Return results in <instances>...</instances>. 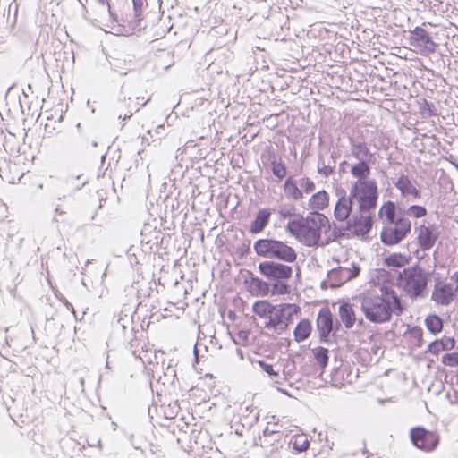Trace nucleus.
<instances>
[{
    "label": "nucleus",
    "instance_id": "41",
    "mask_svg": "<svg viewBox=\"0 0 458 458\" xmlns=\"http://www.w3.org/2000/svg\"><path fill=\"white\" fill-rule=\"evenodd\" d=\"M274 211L277 212L280 220L291 218L292 216H294L296 215V208L294 204L292 203L282 204L277 208V209H274Z\"/></svg>",
    "mask_w": 458,
    "mask_h": 458
},
{
    "label": "nucleus",
    "instance_id": "16",
    "mask_svg": "<svg viewBox=\"0 0 458 458\" xmlns=\"http://www.w3.org/2000/svg\"><path fill=\"white\" fill-rule=\"evenodd\" d=\"M243 282L247 290L253 296H267L270 293V283L264 281L252 272L247 270L243 276Z\"/></svg>",
    "mask_w": 458,
    "mask_h": 458
},
{
    "label": "nucleus",
    "instance_id": "55",
    "mask_svg": "<svg viewBox=\"0 0 458 458\" xmlns=\"http://www.w3.org/2000/svg\"><path fill=\"white\" fill-rule=\"evenodd\" d=\"M450 279L451 281L456 283L458 284V271L454 272L451 276H450Z\"/></svg>",
    "mask_w": 458,
    "mask_h": 458
},
{
    "label": "nucleus",
    "instance_id": "27",
    "mask_svg": "<svg viewBox=\"0 0 458 458\" xmlns=\"http://www.w3.org/2000/svg\"><path fill=\"white\" fill-rule=\"evenodd\" d=\"M339 317L346 328H352L357 320L353 308L349 302L340 304Z\"/></svg>",
    "mask_w": 458,
    "mask_h": 458
},
{
    "label": "nucleus",
    "instance_id": "18",
    "mask_svg": "<svg viewBox=\"0 0 458 458\" xmlns=\"http://www.w3.org/2000/svg\"><path fill=\"white\" fill-rule=\"evenodd\" d=\"M337 195H339V199L335 206L334 216L338 221L347 222L352 214L354 203L351 199V196L346 195L344 190L337 192Z\"/></svg>",
    "mask_w": 458,
    "mask_h": 458
},
{
    "label": "nucleus",
    "instance_id": "31",
    "mask_svg": "<svg viewBox=\"0 0 458 458\" xmlns=\"http://www.w3.org/2000/svg\"><path fill=\"white\" fill-rule=\"evenodd\" d=\"M311 323L308 319L301 320L294 328L293 335L296 342L305 341L311 333Z\"/></svg>",
    "mask_w": 458,
    "mask_h": 458
},
{
    "label": "nucleus",
    "instance_id": "6",
    "mask_svg": "<svg viewBox=\"0 0 458 458\" xmlns=\"http://www.w3.org/2000/svg\"><path fill=\"white\" fill-rule=\"evenodd\" d=\"M326 226L331 228L328 218L318 211H312L303 219V225L300 241L308 247L319 245L322 229Z\"/></svg>",
    "mask_w": 458,
    "mask_h": 458
},
{
    "label": "nucleus",
    "instance_id": "2",
    "mask_svg": "<svg viewBox=\"0 0 458 458\" xmlns=\"http://www.w3.org/2000/svg\"><path fill=\"white\" fill-rule=\"evenodd\" d=\"M382 295L363 298L361 310L367 319L373 323L389 321L392 314H401L403 310L401 298L392 288L383 287Z\"/></svg>",
    "mask_w": 458,
    "mask_h": 458
},
{
    "label": "nucleus",
    "instance_id": "51",
    "mask_svg": "<svg viewBox=\"0 0 458 458\" xmlns=\"http://www.w3.org/2000/svg\"><path fill=\"white\" fill-rule=\"evenodd\" d=\"M142 240L141 242H146V244L149 245V248L152 249L153 245H157L158 241L157 237H155V239L148 238L147 235L144 233V232L141 233Z\"/></svg>",
    "mask_w": 458,
    "mask_h": 458
},
{
    "label": "nucleus",
    "instance_id": "9",
    "mask_svg": "<svg viewBox=\"0 0 458 458\" xmlns=\"http://www.w3.org/2000/svg\"><path fill=\"white\" fill-rule=\"evenodd\" d=\"M259 273L268 281L289 280L293 275V267L276 260H266L259 264Z\"/></svg>",
    "mask_w": 458,
    "mask_h": 458
},
{
    "label": "nucleus",
    "instance_id": "44",
    "mask_svg": "<svg viewBox=\"0 0 458 458\" xmlns=\"http://www.w3.org/2000/svg\"><path fill=\"white\" fill-rule=\"evenodd\" d=\"M420 110L423 117H431L437 114L434 105L426 99L420 105Z\"/></svg>",
    "mask_w": 458,
    "mask_h": 458
},
{
    "label": "nucleus",
    "instance_id": "24",
    "mask_svg": "<svg viewBox=\"0 0 458 458\" xmlns=\"http://www.w3.org/2000/svg\"><path fill=\"white\" fill-rule=\"evenodd\" d=\"M221 348L222 345H193V367H196V364H198L201 359L207 360L209 357L216 356Z\"/></svg>",
    "mask_w": 458,
    "mask_h": 458
},
{
    "label": "nucleus",
    "instance_id": "28",
    "mask_svg": "<svg viewBox=\"0 0 458 458\" xmlns=\"http://www.w3.org/2000/svg\"><path fill=\"white\" fill-rule=\"evenodd\" d=\"M138 105L139 103H135L131 98H128V101L124 99L123 102H120L117 106L118 118L123 120L131 118L133 112L140 110Z\"/></svg>",
    "mask_w": 458,
    "mask_h": 458
},
{
    "label": "nucleus",
    "instance_id": "62",
    "mask_svg": "<svg viewBox=\"0 0 458 458\" xmlns=\"http://www.w3.org/2000/svg\"><path fill=\"white\" fill-rule=\"evenodd\" d=\"M429 344H445L443 340H440V339H435L431 342H429Z\"/></svg>",
    "mask_w": 458,
    "mask_h": 458
},
{
    "label": "nucleus",
    "instance_id": "38",
    "mask_svg": "<svg viewBox=\"0 0 458 458\" xmlns=\"http://www.w3.org/2000/svg\"><path fill=\"white\" fill-rule=\"evenodd\" d=\"M303 219H304V217L301 216L298 219L289 220L285 226L286 232L300 240L301 229H302V225H303Z\"/></svg>",
    "mask_w": 458,
    "mask_h": 458
},
{
    "label": "nucleus",
    "instance_id": "37",
    "mask_svg": "<svg viewBox=\"0 0 458 458\" xmlns=\"http://www.w3.org/2000/svg\"><path fill=\"white\" fill-rule=\"evenodd\" d=\"M287 281L288 280L270 281L269 293L272 296L288 294L290 293V285L287 284Z\"/></svg>",
    "mask_w": 458,
    "mask_h": 458
},
{
    "label": "nucleus",
    "instance_id": "7",
    "mask_svg": "<svg viewBox=\"0 0 458 458\" xmlns=\"http://www.w3.org/2000/svg\"><path fill=\"white\" fill-rule=\"evenodd\" d=\"M299 307L295 304L282 303L275 305L267 320L265 321L264 327L267 335L282 334L293 321V315L299 311Z\"/></svg>",
    "mask_w": 458,
    "mask_h": 458
},
{
    "label": "nucleus",
    "instance_id": "60",
    "mask_svg": "<svg viewBox=\"0 0 458 458\" xmlns=\"http://www.w3.org/2000/svg\"><path fill=\"white\" fill-rule=\"evenodd\" d=\"M382 345H371V351H373L374 354H377V350L381 348Z\"/></svg>",
    "mask_w": 458,
    "mask_h": 458
},
{
    "label": "nucleus",
    "instance_id": "20",
    "mask_svg": "<svg viewBox=\"0 0 458 458\" xmlns=\"http://www.w3.org/2000/svg\"><path fill=\"white\" fill-rule=\"evenodd\" d=\"M351 154L358 161H376L375 154L371 153L367 144L350 138Z\"/></svg>",
    "mask_w": 458,
    "mask_h": 458
},
{
    "label": "nucleus",
    "instance_id": "14",
    "mask_svg": "<svg viewBox=\"0 0 458 458\" xmlns=\"http://www.w3.org/2000/svg\"><path fill=\"white\" fill-rule=\"evenodd\" d=\"M457 292L458 285L454 286L451 283H442L437 278L436 279L431 300L437 304L447 306L454 300Z\"/></svg>",
    "mask_w": 458,
    "mask_h": 458
},
{
    "label": "nucleus",
    "instance_id": "50",
    "mask_svg": "<svg viewBox=\"0 0 458 458\" xmlns=\"http://www.w3.org/2000/svg\"><path fill=\"white\" fill-rule=\"evenodd\" d=\"M334 225V236L335 239L342 238L346 235V225L344 227H340L335 225V223H333Z\"/></svg>",
    "mask_w": 458,
    "mask_h": 458
},
{
    "label": "nucleus",
    "instance_id": "30",
    "mask_svg": "<svg viewBox=\"0 0 458 458\" xmlns=\"http://www.w3.org/2000/svg\"><path fill=\"white\" fill-rule=\"evenodd\" d=\"M329 203V195L326 191L314 193L309 200V208L311 209L323 210Z\"/></svg>",
    "mask_w": 458,
    "mask_h": 458
},
{
    "label": "nucleus",
    "instance_id": "17",
    "mask_svg": "<svg viewBox=\"0 0 458 458\" xmlns=\"http://www.w3.org/2000/svg\"><path fill=\"white\" fill-rule=\"evenodd\" d=\"M394 185L399 190L401 196L407 200H415L421 197V191L415 187L407 174H402Z\"/></svg>",
    "mask_w": 458,
    "mask_h": 458
},
{
    "label": "nucleus",
    "instance_id": "12",
    "mask_svg": "<svg viewBox=\"0 0 458 458\" xmlns=\"http://www.w3.org/2000/svg\"><path fill=\"white\" fill-rule=\"evenodd\" d=\"M340 327L341 324L334 319L333 314L327 307L319 310L317 318V328L321 341L328 342L331 333L335 336Z\"/></svg>",
    "mask_w": 458,
    "mask_h": 458
},
{
    "label": "nucleus",
    "instance_id": "8",
    "mask_svg": "<svg viewBox=\"0 0 458 458\" xmlns=\"http://www.w3.org/2000/svg\"><path fill=\"white\" fill-rule=\"evenodd\" d=\"M411 445L418 450L430 454L435 452L440 445V435L423 426L412 427L409 432Z\"/></svg>",
    "mask_w": 458,
    "mask_h": 458
},
{
    "label": "nucleus",
    "instance_id": "58",
    "mask_svg": "<svg viewBox=\"0 0 458 458\" xmlns=\"http://www.w3.org/2000/svg\"><path fill=\"white\" fill-rule=\"evenodd\" d=\"M236 353H237L238 357L240 358V360L244 359L243 352L240 348L236 349Z\"/></svg>",
    "mask_w": 458,
    "mask_h": 458
},
{
    "label": "nucleus",
    "instance_id": "36",
    "mask_svg": "<svg viewBox=\"0 0 458 458\" xmlns=\"http://www.w3.org/2000/svg\"><path fill=\"white\" fill-rule=\"evenodd\" d=\"M443 323V319L436 314H430L425 319L427 329L433 335H437L442 331Z\"/></svg>",
    "mask_w": 458,
    "mask_h": 458
},
{
    "label": "nucleus",
    "instance_id": "25",
    "mask_svg": "<svg viewBox=\"0 0 458 458\" xmlns=\"http://www.w3.org/2000/svg\"><path fill=\"white\" fill-rule=\"evenodd\" d=\"M347 370V368L344 369H334L331 374V385L334 387L342 388L344 386V382L346 381L348 384H352L353 379L358 377L359 369H357L356 375L352 376V371L347 372L346 377L344 376V372Z\"/></svg>",
    "mask_w": 458,
    "mask_h": 458
},
{
    "label": "nucleus",
    "instance_id": "57",
    "mask_svg": "<svg viewBox=\"0 0 458 458\" xmlns=\"http://www.w3.org/2000/svg\"><path fill=\"white\" fill-rule=\"evenodd\" d=\"M327 287H330L328 278L327 280H324V281L321 282V288L322 289H327Z\"/></svg>",
    "mask_w": 458,
    "mask_h": 458
},
{
    "label": "nucleus",
    "instance_id": "29",
    "mask_svg": "<svg viewBox=\"0 0 458 458\" xmlns=\"http://www.w3.org/2000/svg\"><path fill=\"white\" fill-rule=\"evenodd\" d=\"M283 188L286 197L289 199L297 201L303 198V192L299 189L298 182L293 176L286 178Z\"/></svg>",
    "mask_w": 458,
    "mask_h": 458
},
{
    "label": "nucleus",
    "instance_id": "45",
    "mask_svg": "<svg viewBox=\"0 0 458 458\" xmlns=\"http://www.w3.org/2000/svg\"><path fill=\"white\" fill-rule=\"evenodd\" d=\"M258 363H259V367L262 369V370L264 372H266L267 374H268V376L271 378L279 377V371L275 370L272 364L267 363L264 360H259Z\"/></svg>",
    "mask_w": 458,
    "mask_h": 458
},
{
    "label": "nucleus",
    "instance_id": "54",
    "mask_svg": "<svg viewBox=\"0 0 458 458\" xmlns=\"http://www.w3.org/2000/svg\"><path fill=\"white\" fill-rule=\"evenodd\" d=\"M455 345H440V349L441 350H451L454 347ZM439 347V345H428V350H437Z\"/></svg>",
    "mask_w": 458,
    "mask_h": 458
},
{
    "label": "nucleus",
    "instance_id": "22",
    "mask_svg": "<svg viewBox=\"0 0 458 458\" xmlns=\"http://www.w3.org/2000/svg\"><path fill=\"white\" fill-rule=\"evenodd\" d=\"M271 213V209L267 208L259 209L255 218L250 225L249 232L252 234L263 232L269 223Z\"/></svg>",
    "mask_w": 458,
    "mask_h": 458
},
{
    "label": "nucleus",
    "instance_id": "26",
    "mask_svg": "<svg viewBox=\"0 0 458 458\" xmlns=\"http://www.w3.org/2000/svg\"><path fill=\"white\" fill-rule=\"evenodd\" d=\"M269 165L273 175L276 178V182H281L287 174V168L281 157L275 154L268 157Z\"/></svg>",
    "mask_w": 458,
    "mask_h": 458
},
{
    "label": "nucleus",
    "instance_id": "33",
    "mask_svg": "<svg viewBox=\"0 0 458 458\" xmlns=\"http://www.w3.org/2000/svg\"><path fill=\"white\" fill-rule=\"evenodd\" d=\"M398 213L402 216H410L413 218H422L427 216L428 211L424 206L411 205L407 208H403L398 206Z\"/></svg>",
    "mask_w": 458,
    "mask_h": 458
},
{
    "label": "nucleus",
    "instance_id": "42",
    "mask_svg": "<svg viewBox=\"0 0 458 458\" xmlns=\"http://www.w3.org/2000/svg\"><path fill=\"white\" fill-rule=\"evenodd\" d=\"M133 12H134V19L135 23L137 25L140 24V21L142 20V13L144 6H148L147 0H132Z\"/></svg>",
    "mask_w": 458,
    "mask_h": 458
},
{
    "label": "nucleus",
    "instance_id": "3",
    "mask_svg": "<svg viewBox=\"0 0 458 458\" xmlns=\"http://www.w3.org/2000/svg\"><path fill=\"white\" fill-rule=\"evenodd\" d=\"M431 272L426 271L419 265L404 268L399 272L397 281L399 287L411 299H423L428 293V284Z\"/></svg>",
    "mask_w": 458,
    "mask_h": 458
},
{
    "label": "nucleus",
    "instance_id": "13",
    "mask_svg": "<svg viewBox=\"0 0 458 458\" xmlns=\"http://www.w3.org/2000/svg\"><path fill=\"white\" fill-rule=\"evenodd\" d=\"M375 213H358L347 220L346 229L354 236H366L372 229Z\"/></svg>",
    "mask_w": 458,
    "mask_h": 458
},
{
    "label": "nucleus",
    "instance_id": "64",
    "mask_svg": "<svg viewBox=\"0 0 458 458\" xmlns=\"http://www.w3.org/2000/svg\"><path fill=\"white\" fill-rule=\"evenodd\" d=\"M446 344H455V340L454 337H449L447 338V343Z\"/></svg>",
    "mask_w": 458,
    "mask_h": 458
},
{
    "label": "nucleus",
    "instance_id": "61",
    "mask_svg": "<svg viewBox=\"0 0 458 458\" xmlns=\"http://www.w3.org/2000/svg\"><path fill=\"white\" fill-rule=\"evenodd\" d=\"M449 162L455 167V169L458 172V161H456L455 159L452 158L451 160H449Z\"/></svg>",
    "mask_w": 458,
    "mask_h": 458
},
{
    "label": "nucleus",
    "instance_id": "11",
    "mask_svg": "<svg viewBox=\"0 0 458 458\" xmlns=\"http://www.w3.org/2000/svg\"><path fill=\"white\" fill-rule=\"evenodd\" d=\"M415 233H417V243L423 251L431 250L441 234L437 225L426 221L415 227Z\"/></svg>",
    "mask_w": 458,
    "mask_h": 458
},
{
    "label": "nucleus",
    "instance_id": "40",
    "mask_svg": "<svg viewBox=\"0 0 458 458\" xmlns=\"http://www.w3.org/2000/svg\"><path fill=\"white\" fill-rule=\"evenodd\" d=\"M312 352L318 365L321 369L326 368L328 363V350L323 346L318 345L317 348L312 350Z\"/></svg>",
    "mask_w": 458,
    "mask_h": 458
},
{
    "label": "nucleus",
    "instance_id": "59",
    "mask_svg": "<svg viewBox=\"0 0 458 458\" xmlns=\"http://www.w3.org/2000/svg\"><path fill=\"white\" fill-rule=\"evenodd\" d=\"M348 165H349V163L347 161L344 160L343 162L340 163V170L344 172L345 166H348Z\"/></svg>",
    "mask_w": 458,
    "mask_h": 458
},
{
    "label": "nucleus",
    "instance_id": "21",
    "mask_svg": "<svg viewBox=\"0 0 458 458\" xmlns=\"http://www.w3.org/2000/svg\"><path fill=\"white\" fill-rule=\"evenodd\" d=\"M155 345H141L140 349L131 351V354L141 360L143 364H158L159 356L157 351L153 349Z\"/></svg>",
    "mask_w": 458,
    "mask_h": 458
},
{
    "label": "nucleus",
    "instance_id": "43",
    "mask_svg": "<svg viewBox=\"0 0 458 458\" xmlns=\"http://www.w3.org/2000/svg\"><path fill=\"white\" fill-rule=\"evenodd\" d=\"M318 173L325 177H328L334 173V166L330 165H326L322 157L319 156L318 165H317Z\"/></svg>",
    "mask_w": 458,
    "mask_h": 458
},
{
    "label": "nucleus",
    "instance_id": "39",
    "mask_svg": "<svg viewBox=\"0 0 458 458\" xmlns=\"http://www.w3.org/2000/svg\"><path fill=\"white\" fill-rule=\"evenodd\" d=\"M290 445H292L293 449L295 452L301 453L308 449L310 442L306 436L296 435L292 437L290 440Z\"/></svg>",
    "mask_w": 458,
    "mask_h": 458
},
{
    "label": "nucleus",
    "instance_id": "23",
    "mask_svg": "<svg viewBox=\"0 0 458 458\" xmlns=\"http://www.w3.org/2000/svg\"><path fill=\"white\" fill-rule=\"evenodd\" d=\"M376 161H358V163L352 165L351 166V174L352 177L356 178V181L360 182H370L371 179L369 178L371 173L370 165L374 164Z\"/></svg>",
    "mask_w": 458,
    "mask_h": 458
},
{
    "label": "nucleus",
    "instance_id": "10",
    "mask_svg": "<svg viewBox=\"0 0 458 458\" xmlns=\"http://www.w3.org/2000/svg\"><path fill=\"white\" fill-rule=\"evenodd\" d=\"M409 43L422 55H428L434 53L437 48V44L433 41L431 35L419 26L410 31Z\"/></svg>",
    "mask_w": 458,
    "mask_h": 458
},
{
    "label": "nucleus",
    "instance_id": "52",
    "mask_svg": "<svg viewBox=\"0 0 458 458\" xmlns=\"http://www.w3.org/2000/svg\"><path fill=\"white\" fill-rule=\"evenodd\" d=\"M411 335L421 344L423 332L420 327H414L411 331Z\"/></svg>",
    "mask_w": 458,
    "mask_h": 458
},
{
    "label": "nucleus",
    "instance_id": "53",
    "mask_svg": "<svg viewBox=\"0 0 458 458\" xmlns=\"http://www.w3.org/2000/svg\"><path fill=\"white\" fill-rule=\"evenodd\" d=\"M55 295L59 299V301L63 302V304L67 308V310H71L73 314L75 313L73 306L72 305V303L68 301V300L64 296H63L62 294Z\"/></svg>",
    "mask_w": 458,
    "mask_h": 458
},
{
    "label": "nucleus",
    "instance_id": "56",
    "mask_svg": "<svg viewBox=\"0 0 458 458\" xmlns=\"http://www.w3.org/2000/svg\"><path fill=\"white\" fill-rule=\"evenodd\" d=\"M277 390H278L280 393H282V394H285V395H287V396H289V397H293V396L290 394V392H289L288 390L284 389V388H280V387H278V388H277Z\"/></svg>",
    "mask_w": 458,
    "mask_h": 458
},
{
    "label": "nucleus",
    "instance_id": "63",
    "mask_svg": "<svg viewBox=\"0 0 458 458\" xmlns=\"http://www.w3.org/2000/svg\"><path fill=\"white\" fill-rule=\"evenodd\" d=\"M108 359H109V351L106 352V369L110 368Z\"/></svg>",
    "mask_w": 458,
    "mask_h": 458
},
{
    "label": "nucleus",
    "instance_id": "15",
    "mask_svg": "<svg viewBox=\"0 0 458 458\" xmlns=\"http://www.w3.org/2000/svg\"><path fill=\"white\" fill-rule=\"evenodd\" d=\"M360 267L352 263V268L338 267L327 272V277L331 288H336L356 276L360 273Z\"/></svg>",
    "mask_w": 458,
    "mask_h": 458
},
{
    "label": "nucleus",
    "instance_id": "1",
    "mask_svg": "<svg viewBox=\"0 0 458 458\" xmlns=\"http://www.w3.org/2000/svg\"><path fill=\"white\" fill-rule=\"evenodd\" d=\"M378 219L383 224L380 239L384 245L394 246L402 242L411 232V222L399 215L398 205L387 200L378 210Z\"/></svg>",
    "mask_w": 458,
    "mask_h": 458
},
{
    "label": "nucleus",
    "instance_id": "19",
    "mask_svg": "<svg viewBox=\"0 0 458 458\" xmlns=\"http://www.w3.org/2000/svg\"><path fill=\"white\" fill-rule=\"evenodd\" d=\"M284 433L277 429H270L267 426L263 429V438L261 437H259V444L255 442V445H259L262 448H268V445H274V444L270 443L269 438H273L274 442H276V446L269 450V452L273 453L277 450L279 447L283 446L282 437Z\"/></svg>",
    "mask_w": 458,
    "mask_h": 458
},
{
    "label": "nucleus",
    "instance_id": "4",
    "mask_svg": "<svg viewBox=\"0 0 458 458\" xmlns=\"http://www.w3.org/2000/svg\"><path fill=\"white\" fill-rule=\"evenodd\" d=\"M255 253L259 257L293 263L297 259L296 250L286 242L273 238H261L253 244Z\"/></svg>",
    "mask_w": 458,
    "mask_h": 458
},
{
    "label": "nucleus",
    "instance_id": "46",
    "mask_svg": "<svg viewBox=\"0 0 458 458\" xmlns=\"http://www.w3.org/2000/svg\"><path fill=\"white\" fill-rule=\"evenodd\" d=\"M11 347L12 345H1L0 355L11 362L17 363V361L14 360L17 355L11 353Z\"/></svg>",
    "mask_w": 458,
    "mask_h": 458
},
{
    "label": "nucleus",
    "instance_id": "47",
    "mask_svg": "<svg viewBox=\"0 0 458 458\" xmlns=\"http://www.w3.org/2000/svg\"><path fill=\"white\" fill-rule=\"evenodd\" d=\"M443 362L447 366H458V352L445 354Z\"/></svg>",
    "mask_w": 458,
    "mask_h": 458
},
{
    "label": "nucleus",
    "instance_id": "34",
    "mask_svg": "<svg viewBox=\"0 0 458 458\" xmlns=\"http://www.w3.org/2000/svg\"><path fill=\"white\" fill-rule=\"evenodd\" d=\"M411 258L401 253H393L385 258L384 263L386 267H403L409 264Z\"/></svg>",
    "mask_w": 458,
    "mask_h": 458
},
{
    "label": "nucleus",
    "instance_id": "49",
    "mask_svg": "<svg viewBox=\"0 0 458 458\" xmlns=\"http://www.w3.org/2000/svg\"><path fill=\"white\" fill-rule=\"evenodd\" d=\"M132 320L131 318L128 315H125L124 317H122L119 315V318L116 320V327L117 329L121 328L123 331H124L128 326L131 325Z\"/></svg>",
    "mask_w": 458,
    "mask_h": 458
},
{
    "label": "nucleus",
    "instance_id": "32",
    "mask_svg": "<svg viewBox=\"0 0 458 458\" xmlns=\"http://www.w3.org/2000/svg\"><path fill=\"white\" fill-rule=\"evenodd\" d=\"M275 305H272L267 300L256 301L252 305V311L260 318L268 319Z\"/></svg>",
    "mask_w": 458,
    "mask_h": 458
},
{
    "label": "nucleus",
    "instance_id": "48",
    "mask_svg": "<svg viewBox=\"0 0 458 458\" xmlns=\"http://www.w3.org/2000/svg\"><path fill=\"white\" fill-rule=\"evenodd\" d=\"M300 186L303 189L305 193H310L315 190V183L308 177H303L299 182Z\"/></svg>",
    "mask_w": 458,
    "mask_h": 458
},
{
    "label": "nucleus",
    "instance_id": "35",
    "mask_svg": "<svg viewBox=\"0 0 458 458\" xmlns=\"http://www.w3.org/2000/svg\"><path fill=\"white\" fill-rule=\"evenodd\" d=\"M351 360L360 363L361 365H369L373 361V356L370 351L366 348H359L354 351L351 356Z\"/></svg>",
    "mask_w": 458,
    "mask_h": 458
},
{
    "label": "nucleus",
    "instance_id": "5",
    "mask_svg": "<svg viewBox=\"0 0 458 458\" xmlns=\"http://www.w3.org/2000/svg\"><path fill=\"white\" fill-rule=\"evenodd\" d=\"M349 194L353 203H357L358 213H375L379 196L375 179L370 182L355 181Z\"/></svg>",
    "mask_w": 458,
    "mask_h": 458
}]
</instances>
